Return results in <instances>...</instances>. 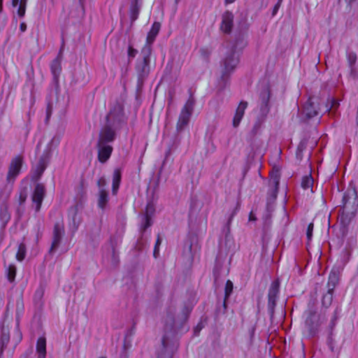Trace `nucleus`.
<instances>
[{"label":"nucleus","instance_id":"1","mask_svg":"<svg viewBox=\"0 0 358 358\" xmlns=\"http://www.w3.org/2000/svg\"><path fill=\"white\" fill-rule=\"evenodd\" d=\"M238 42L234 45L225 54L220 64V85L223 88L226 86L231 73L234 71L238 62V55L236 51Z\"/></svg>","mask_w":358,"mask_h":358},{"label":"nucleus","instance_id":"2","mask_svg":"<svg viewBox=\"0 0 358 358\" xmlns=\"http://www.w3.org/2000/svg\"><path fill=\"white\" fill-rule=\"evenodd\" d=\"M152 52L148 47L143 48L141 58L136 61L135 69L137 74L138 87H141L150 73V62Z\"/></svg>","mask_w":358,"mask_h":358},{"label":"nucleus","instance_id":"3","mask_svg":"<svg viewBox=\"0 0 358 358\" xmlns=\"http://www.w3.org/2000/svg\"><path fill=\"white\" fill-rule=\"evenodd\" d=\"M106 124L119 130L126 124V117L122 103L116 102L106 115Z\"/></svg>","mask_w":358,"mask_h":358},{"label":"nucleus","instance_id":"4","mask_svg":"<svg viewBox=\"0 0 358 358\" xmlns=\"http://www.w3.org/2000/svg\"><path fill=\"white\" fill-rule=\"evenodd\" d=\"M326 317L324 314H318L313 310L307 312V317L305 320V330L309 336H315L319 331L321 324Z\"/></svg>","mask_w":358,"mask_h":358},{"label":"nucleus","instance_id":"5","mask_svg":"<svg viewBox=\"0 0 358 358\" xmlns=\"http://www.w3.org/2000/svg\"><path fill=\"white\" fill-rule=\"evenodd\" d=\"M189 313L190 310L187 307H185L182 311L181 317L176 320L174 311L169 309L165 317V331L176 332L182 324L187 320Z\"/></svg>","mask_w":358,"mask_h":358},{"label":"nucleus","instance_id":"6","mask_svg":"<svg viewBox=\"0 0 358 358\" xmlns=\"http://www.w3.org/2000/svg\"><path fill=\"white\" fill-rule=\"evenodd\" d=\"M195 105V99L192 94H190L189 99L181 109L178 120L176 124L178 131H182L189 124L190 117L192 115Z\"/></svg>","mask_w":358,"mask_h":358},{"label":"nucleus","instance_id":"7","mask_svg":"<svg viewBox=\"0 0 358 358\" xmlns=\"http://www.w3.org/2000/svg\"><path fill=\"white\" fill-rule=\"evenodd\" d=\"M51 157V151L50 148L44 150L42 155L40 157L39 160L35 167L33 169V173L31 176V180L37 182L40 180L43 172L47 168Z\"/></svg>","mask_w":358,"mask_h":358},{"label":"nucleus","instance_id":"8","mask_svg":"<svg viewBox=\"0 0 358 358\" xmlns=\"http://www.w3.org/2000/svg\"><path fill=\"white\" fill-rule=\"evenodd\" d=\"M343 214L345 213H354L358 206L357 194L355 189H348L343 194L342 199Z\"/></svg>","mask_w":358,"mask_h":358},{"label":"nucleus","instance_id":"9","mask_svg":"<svg viewBox=\"0 0 358 358\" xmlns=\"http://www.w3.org/2000/svg\"><path fill=\"white\" fill-rule=\"evenodd\" d=\"M117 131L114 127L106 124L99 131L97 143H111L115 141Z\"/></svg>","mask_w":358,"mask_h":358},{"label":"nucleus","instance_id":"10","mask_svg":"<svg viewBox=\"0 0 358 358\" xmlns=\"http://www.w3.org/2000/svg\"><path fill=\"white\" fill-rule=\"evenodd\" d=\"M64 235V226L63 222H56L53 229V238L49 252L53 253L59 246L62 237Z\"/></svg>","mask_w":358,"mask_h":358},{"label":"nucleus","instance_id":"11","mask_svg":"<svg viewBox=\"0 0 358 358\" xmlns=\"http://www.w3.org/2000/svg\"><path fill=\"white\" fill-rule=\"evenodd\" d=\"M45 193V185L43 183H36L31 196V199L35 204V210L36 212H38L41 209Z\"/></svg>","mask_w":358,"mask_h":358},{"label":"nucleus","instance_id":"12","mask_svg":"<svg viewBox=\"0 0 358 358\" xmlns=\"http://www.w3.org/2000/svg\"><path fill=\"white\" fill-rule=\"evenodd\" d=\"M279 292V284L278 282H273L269 287L268 293V310L272 317L274 313L275 302Z\"/></svg>","mask_w":358,"mask_h":358},{"label":"nucleus","instance_id":"13","mask_svg":"<svg viewBox=\"0 0 358 358\" xmlns=\"http://www.w3.org/2000/svg\"><path fill=\"white\" fill-rule=\"evenodd\" d=\"M22 162L23 157L21 155H17L11 160L7 174V180L8 181L14 180L20 173Z\"/></svg>","mask_w":358,"mask_h":358},{"label":"nucleus","instance_id":"14","mask_svg":"<svg viewBox=\"0 0 358 358\" xmlns=\"http://www.w3.org/2000/svg\"><path fill=\"white\" fill-rule=\"evenodd\" d=\"M97 157L99 162L106 163L111 156L113 147L110 144L96 143Z\"/></svg>","mask_w":358,"mask_h":358},{"label":"nucleus","instance_id":"15","mask_svg":"<svg viewBox=\"0 0 358 358\" xmlns=\"http://www.w3.org/2000/svg\"><path fill=\"white\" fill-rule=\"evenodd\" d=\"M234 27V15L227 10L222 15V22L220 26V30L224 34H230Z\"/></svg>","mask_w":358,"mask_h":358},{"label":"nucleus","instance_id":"16","mask_svg":"<svg viewBox=\"0 0 358 358\" xmlns=\"http://www.w3.org/2000/svg\"><path fill=\"white\" fill-rule=\"evenodd\" d=\"M142 5L143 0H129V15L131 24L138 19Z\"/></svg>","mask_w":358,"mask_h":358},{"label":"nucleus","instance_id":"17","mask_svg":"<svg viewBox=\"0 0 358 358\" xmlns=\"http://www.w3.org/2000/svg\"><path fill=\"white\" fill-rule=\"evenodd\" d=\"M160 28L161 24L159 22H155L152 24V26L147 35L145 44L143 48L148 47L151 51L152 50V44L155 41L157 36L158 35Z\"/></svg>","mask_w":358,"mask_h":358},{"label":"nucleus","instance_id":"18","mask_svg":"<svg viewBox=\"0 0 358 358\" xmlns=\"http://www.w3.org/2000/svg\"><path fill=\"white\" fill-rule=\"evenodd\" d=\"M303 113L307 119H310L318 115L317 105L312 99H309L305 103L303 109Z\"/></svg>","mask_w":358,"mask_h":358},{"label":"nucleus","instance_id":"19","mask_svg":"<svg viewBox=\"0 0 358 358\" xmlns=\"http://www.w3.org/2000/svg\"><path fill=\"white\" fill-rule=\"evenodd\" d=\"M155 212V207L152 203H148L145 208V213L143 217L142 229L145 231L147 228L152 225V215Z\"/></svg>","mask_w":358,"mask_h":358},{"label":"nucleus","instance_id":"20","mask_svg":"<svg viewBox=\"0 0 358 358\" xmlns=\"http://www.w3.org/2000/svg\"><path fill=\"white\" fill-rule=\"evenodd\" d=\"M248 107V102L242 101L240 102L238 108H236V113L233 119V126L234 127H238L243 115L245 110Z\"/></svg>","mask_w":358,"mask_h":358},{"label":"nucleus","instance_id":"21","mask_svg":"<svg viewBox=\"0 0 358 358\" xmlns=\"http://www.w3.org/2000/svg\"><path fill=\"white\" fill-rule=\"evenodd\" d=\"M62 50H60L58 56L52 62L50 65V69L52 73L55 78V79H57L59 77L61 71H62V66H61V61H62Z\"/></svg>","mask_w":358,"mask_h":358},{"label":"nucleus","instance_id":"22","mask_svg":"<svg viewBox=\"0 0 358 358\" xmlns=\"http://www.w3.org/2000/svg\"><path fill=\"white\" fill-rule=\"evenodd\" d=\"M10 214L8 212V207L6 203L2 204L0 208V224L1 228L4 229L10 220Z\"/></svg>","mask_w":358,"mask_h":358},{"label":"nucleus","instance_id":"23","mask_svg":"<svg viewBox=\"0 0 358 358\" xmlns=\"http://www.w3.org/2000/svg\"><path fill=\"white\" fill-rule=\"evenodd\" d=\"M36 352L38 358H45L46 356V341L45 338L41 337L36 343Z\"/></svg>","mask_w":358,"mask_h":358},{"label":"nucleus","instance_id":"24","mask_svg":"<svg viewBox=\"0 0 358 358\" xmlns=\"http://www.w3.org/2000/svg\"><path fill=\"white\" fill-rule=\"evenodd\" d=\"M27 0H12L13 7L18 6L17 15L20 17H23L25 15Z\"/></svg>","mask_w":358,"mask_h":358},{"label":"nucleus","instance_id":"25","mask_svg":"<svg viewBox=\"0 0 358 358\" xmlns=\"http://www.w3.org/2000/svg\"><path fill=\"white\" fill-rule=\"evenodd\" d=\"M108 202V193L105 189L99 191L98 206L103 210Z\"/></svg>","mask_w":358,"mask_h":358},{"label":"nucleus","instance_id":"26","mask_svg":"<svg viewBox=\"0 0 358 358\" xmlns=\"http://www.w3.org/2000/svg\"><path fill=\"white\" fill-rule=\"evenodd\" d=\"M346 57L349 68L352 73L355 71V65L357 60V54L355 52L350 50L349 48H348L346 50Z\"/></svg>","mask_w":358,"mask_h":358},{"label":"nucleus","instance_id":"27","mask_svg":"<svg viewBox=\"0 0 358 358\" xmlns=\"http://www.w3.org/2000/svg\"><path fill=\"white\" fill-rule=\"evenodd\" d=\"M10 341V335L8 331H6L2 329L1 334L0 336V358L1 357L4 348L7 346Z\"/></svg>","mask_w":358,"mask_h":358},{"label":"nucleus","instance_id":"28","mask_svg":"<svg viewBox=\"0 0 358 358\" xmlns=\"http://www.w3.org/2000/svg\"><path fill=\"white\" fill-rule=\"evenodd\" d=\"M120 181H121V172L119 169H115L113 172V176L112 191H113V194H116V192L119 188Z\"/></svg>","mask_w":358,"mask_h":358},{"label":"nucleus","instance_id":"29","mask_svg":"<svg viewBox=\"0 0 358 358\" xmlns=\"http://www.w3.org/2000/svg\"><path fill=\"white\" fill-rule=\"evenodd\" d=\"M162 352L158 355L157 358H171V354L168 350V341L166 336L162 338Z\"/></svg>","mask_w":358,"mask_h":358},{"label":"nucleus","instance_id":"30","mask_svg":"<svg viewBox=\"0 0 358 358\" xmlns=\"http://www.w3.org/2000/svg\"><path fill=\"white\" fill-rule=\"evenodd\" d=\"M334 291L327 290V292L323 296L322 303L326 308L329 307L333 301Z\"/></svg>","mask_w":358,"mask_h":358},{"label":"nucleus","instance_id":"31","mask_svg":"<svg viewBox=\"0 0 358 358\" xmlns=\"http://www.w3.org/2000/svg\"><path fill=\"white\" fill-rule=\"evenodd\" d=\"M17 268L13 264H10L6 268V275L9 282H13L16 275Z\"/></svg>","mask_w":358,"mask_h":358},{"label":"nucleus","instance_id":"32","mask_svg":"<svg viewBox=\"0 0 358 358\" xmlns=\"http://www.w3.org/2000/svg\"><path fill=\"white\" fill-rule=\"evenodd\" d=\"M26 252H27V248H26L25 244L23 243H21L18 245V249H17V251L16 253V259L19 262H22V260H24L25 258V256H26Z\"/></svg>","mask_w":358,"mask_h":358},{"label":"nucleus","instance_id":"33","mask_svg":"<svg viewBox=\"0 0 358 358\" xmlns=\"http://www.w3.org/2000/svg\"><path fill=\"white\" fill-rule=\"evenodd\" d=\"M313 185V178L311 176V175L306 176L302 178L301 187H303V189H308L310 188L311 191L313 192V190H312Z\"/></svg>","mask_w":358,"mask_h":358},{"label":"nucleus","instance_id":"34","mask_svg":"<svg viewBox=\"0 0 358 358\" xmlns=\"http://www.w3.org/2000/svg\"><path fill=\"white\" fill-rule=\"evenodd\" d=\"M233 283L231 280H228L226 282L225 287H224V300L223 302V306L224 308H226V301L231 295L232 291H233Z\"/></svg>","mask_w":358,"mask_h":358},{"label":"nucleus","instance_id":"35","mask_svg":"<svg viewBox=\"0 0 358 358\" xmlns=\"http://www.w3.org/2000/svg\"><path fill=\"white\" fill-rule=\"evenodd\" d=\"M338 278L336 275V273H331L329 275V281H328V283H327L328 289L334 291V289L336 284L338 283Z\"/></svg>","mask_w":358,"mask_h":358},{"label":"nucleus","instance_id":"36","mask_svg":"<svg viewBox=\"0 0 358 358\" xmlns=\"http://www.w3.org/2000/svg\"><path fill=\"white\" fill-rule=\"evenodd\" d=\"M339 106V101L334 98L330 99L328 101L327 108L329 113H334V110Z\"/></svg>","mask_w":358,"mask_h":358},{"label":"nucleus","instance_id":"37","mask_svg":"<svg viewBox=\"0 0 358 358\" xmlns=\"http://www.w3.org/2000/svg\"><path fill=\"white\" fill-rule=\"evenodd\" d=\"M338 319V311L336 310L334 311V315L332 316L331 321L329 324V334H332L333 329L334 327L336 326V321Z\"/></svg>","mask_w":358,"mask_h":358},{"label":"nucleus","instance_id":"38","mask_svg":"<svg viewBox=\"0 0 358 358\" xmlns=\"http://www.w3.org/2000/svg\"><path fill=\"white\" fill-rule=\"evenodd\" d=\"M161 243H162V238H161L160 236L158 235L157 240H156L155 245L154 251H153V256L155 257V258H157L159 255V246H160Z\"/></svg>","mask_w":358,"mask_h":358},{"label":"nucleus","instance_id":"39","mask_svg":"<svg viewBox=\"0 0 358 358\" xmlns=\"http://www.w3.org/2000/svg\"><path fill=\"white\" fill-rule=\"evenodd\" d=\"M221 268V266L218 262L216 263L215 268L213 270V275L215 279V282L218 283L219 278H220V271Z\"/></svg>","mask_w":358,"mask_h":358},{"label":"nucleus","instance_id":"40","mask_svg":"<svg viewBox=\"0 0 358 358\" xmlns=\"http://www.w3.org/2000/svg\"><path fill=\"white\" fill-rule=\"evenodd\" d=\"M43 294L44 292L42 289L36 290L34 294V301L36 303L41 304V300L43 296Z\"/></svg>","mask_w":358,"mask_h":358},{"label":"nucleus","instance_id":"41","mask_svg":"<svg viewBox=\"0 0 358 358\" xmlns=\"http://www.w3.org/2000/svg\"><path fill=\"white\" fill-rule=\"evenodd\" d=\"M261 126H262V122L259 120L257 121L255 123V124L252 129V131H251L253 136L256 135L258 133L259 130L261 128Z\"/></svg>","mask_w":358,"mask_h":358},{"label":"nucleus","instance_id":"42","mask_svg":"<svg viewBox=\"0 0 358 358\" xmlns=\"http://www.w3.org/2000/svg\"><path fill=\"white\" fill-rule=\"evenodd\" d=\"M313 223H310L307 227L306 230V236L308 241H310L313 236Z\"/></svg>","mask_w":358,"mask_h":358},{"label":"nucleus","instance_id":"43","mask_svg":"<svg viewBox=\"0 0 358 358\" xmlns=\"http://www.w3.org/2000/svg\"><path fill=\"white\" fill-rule=\"evenodd\" d=\"M200 52L201 56L205 59H208L211 53L210 50L206 48H201Z\"/></svg>","mask_w":358,"mask_h":358},{"label":"nucleus","instance_id":"44","mask_svg":"<svg viewBox=\"0 0 358 358\" xmlns=\"http://www.w3.org/2000/svg\"><path fill=\"white\" fill-rule=\"evenodd\" d=\"M137 50L133 48L131 46H129L128 48V57L129 58H134L137 54Z\"/></svg>","mask_w":358,"mask_h":358},{"label":"nucleus","instance_id":"45","mask_svg":"<svg viewBox=\"0 0 358 358\" xmlns=\"http://www.w3.org/2000/svg\"><path fill=\"white\" fill-rule=\"evenodd\" d=\"M328 345L330 350L334 352V340L333 339L332 334H329L328 337Z\"/></svg>","mask_w":358,"mask_h":358},{"label":"nucleus","instance_id":"46","mask_svg":"<svg viewBox=\"0 0 358 358\" xmlns=\"http://www.w3.org/2000/svg\"><path fill=\"white\" fill-rule=\"evenodd\" d=\"M97 185L99 187V189H104V187L106 185V180L103 177L100 178L97 181Z\"/></svg>","mask_w":358,"mask_h":358},{"label":"nucleus","instance_id":"47","mask_svg":"<svg viewBox=\"0 0 358 358\" xmlns=\"http://www.w3.org/2000/svg\"><path fill=\"white\" fill-rule=\"evenodd\" d=\"M17 309H16V311H17V315H18L20 314V312L22 311L23 310V303L22 301H17Z\"/></svg>","mask_w":358,"mask_h":358},{"label":"nucleus","instance_id":"48","mask_svg":"<svg viewBox=\"0 0 358 358\" xmlns=\"http://www.w3.org/2000/svg\"><path fill=\"white\" fill-rule=\"evenodd\" d=\"M52 114V106L50 103H48L46 108V121H48L50 115Z\"/></svg>","mask_w":358,"mask_h":358},{"label":"nucleus","instance_id":"49","mask_svg":"<svg viewBox=\"0 0 358 358\" xmlns=\"http://www.w3.org/2000/svg\"><path fill=\"white\" fill-rule=\"evenodd\" d=\"M304 148H305V143L303 142H301L297 148L296 155L298 156L299 154H301Z\"/></svg>","mask_w":358,"mask_h":358},{"label":"nucleus","instance_id":"50","mask_svg":"<svg viewBox=\"0 0 358 358\" xmlns=\"http://www.w3.org/2000/svg\"><path fill=\"white\" fill-rule=\"evenodd\" d=\"M26 199H27V195L25 193H20V196H19V202H20V204L22 205L23 204L25 201H26Z\"/></svg>","mask_w":358,"mask_h":358},{"label":"nucleus","instance_id":"51","mask_svg":"<svg viewBox=\"0 0 358 358\" xmlns=\"http://www.w3.org/2000/svg\"><path fill=\"white\" fill-rule=\"evenodd\" d=\"M282 0H279L278 2L275 5L273 10V15H275L278 10L279 9V7L280 6V2Z\"/></svg>","mask_w":358,"mask_h":358},{"label":"nucleus","instance_id":"52","mask_svg":"<svg viewBox=\"0 0 358 358\" xmlns=\"http://www.w3.org/2000/svg\"><path fill=\"white\" fill-rule=\"evenodd\" d=\"M113 261L114 264H117L118 262L114 247H113Z\"/></svg>","mask_w":358,"mask_h":358},{"label":"nucleus","instance_id":"53","mask_svg":"<svg viewBox=\"0 0 358 358\" xmlns=\"http://www.w3.org/2000/svg\"><path fill=\"white\" fill-rule=\"evenodd\" d=\"M21 32H24L27 30V24L25 22H21L20 25Z\"/></svg>","mask_w":358,"mask_h":358},{"label":"nucleus","instance_id":"54","mask_svg":"<svg viewBox=\"0 0 358 358\" xmlns=\"http://www.w3.org/2000/svg\"><path fill=\"white\" fill-rule=\"evenodd\" d=\"M256 220V217H255V215H253V213L251 212L250 213V215H249V220L250 221H253V220Z\"/></svg>","mask_w":358,"mask_h":358},{"label":"nucleus","instance_id":"55","mask_svg":"<svg viewBox=\"0 0 358 358\" xmlns=\"http://www.w3.org/2000/svg\"><path fill=\"white\" fill-rule=\"evenodd\" d=\"M273 182H274V184H275V188L277 189V188H278V185H279V180H278V178H275L274 179V181H273Z\"/></svg>","mask_w":358,"mask_h":358},{"label":"nucleus","instance_id":"56","mask_svg":"<svg viewBox=\"0 0 358 358\" xmlns=\"http://www.w3.org/2000/svg\"><path fill=\"white\" fill-rule=\"evenodd\" d=\"M236 0H225V3L229 4L234 2Z\"/></svg>","mask_w":358,"mask_h":358},{"label":"nucleus","instance_id":"57","mask_svg":"<svg viewBox=\"0 0 358 358\" xmlns=\"http://www.w3.org/2000/svg\"><path fill=\"white\" fill-rule=\"evenodd\" d=\"M2 2L3 1H0V13L1 12L2 10Z\"/></svg>","mask_w":358,"mask_h":358},{"label":"nucleus","instance_id":"58","mask_svg":"<svg viewBox=\"0 0 358 358\" xmlns=\"http://www.w3.org/2000/svg\"><path fill=\"white\" fill-rule=\"evenodd\" d=\"M265 105L267 106L268 100L264 101Z\"/></svg>","mask_w":358,"mask_h":358},{"label":"nucleus","instance_id":"59","mask_svg":"<svg viewBox=\"0 0 358 358\" xmlns=\"http://www.w3.org/2000/svg\"><path fill=\"white\" fill-rule=\"evenodd\" d=\"M21 338H22V334H21V333H20V340H21Z\"/></svg>","mask_w":358,"mask_h":358},{"label":"nucleus","instance_id":"60","mask_svg":"<svg viewBox=\"0 0 358 358\" xmlns=\"http://www.w3.org/2000/svg\"><path fill=\"white\" fill-rule=\"evenodd\" d=\"M24 358H31V357H30L29 356H25Z\"/></svg>","mask_w":358,"mask_h":358},{"label":"nucleus","instance_id":"61","mask_svg":"<svg viewBox=\"0 0 358 358\" xmlns=\"http://www.w3.org/2000/svg\"><path fill=\"white\" fill-rule=\"evenodd\" d=\"M178 1H179V0H176V3H178Z\"/></svg>","mask_w":358,"mask_h":358},{"label":"nucleus","instance_id":"62","mask_svg":"<svg viewBox=\"0 0 358 358\" xmlns=\"http://www.w3.org/2000/svg\"><path fill=\"white\" fill-rule=\"evenodd\" d=\"M0 1H3V0H0Z\"/></svg>","mask_w":358,"mask_h":358},{"label":"nucleus","instance_id":"63","mask_svg":"<svg viewBox=\"0 0 358 358\" xmlns=\"http://www.w3.org/2000/svg\"><path fill=\"white\" fill-rule=\"evenodd\" d=\"M99 358H105V357H99Z\"/></svg>","mask_w":358,"mask_h":358}]
</instances>
